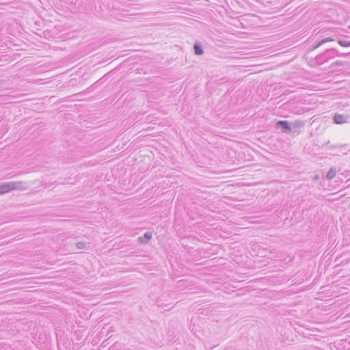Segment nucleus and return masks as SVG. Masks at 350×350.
I'll return each mask as SVG.
<instances>
[{"label":"nucleus","instance_id":"f257e3e1","mask_svg":"<svg viewBox=\"0 0 350 350\" xmlns=\"http://www.w3.org/2000/svg\"><path fill=\"white\" fill-rule=\"evenodd\" d=\"M23 182H8L0 185V195L6 193L14 189H22Z\"/></svg>","mask_w":350,"mask_h":350},{"label":"nucleus","instance_id":"f03ea898","mask_svg":"<svg viewBox=\"0 0 350 350\" xmlns=\"http://www.w3.org/2000/svg\"><path fill=\"white\" fill-rule=\"evenodd\" d=\"M336 55H338V51L334 49H329L326 50L323 53L319 55L316 59L317 61L322 60L326 62Z\"/></svg>","mask_w":350,"mask_h":350},{"label":"nucleus","instance_id":"7ed1b4c3","mask_svg":"<svg viewBox=\"0 0 350 350\" xmlns=\"http://www.w3.org/2000/svg\"><path fill=\"white\" fill-rule=\"evenodd\" d=\"M276 126L286 134H289L292 131V126L287 120H280L276 123Z\"/></svg>","mask_w":350,"mask_h":350},{"label":"nucleus","instance_id":"20e7f679","mask_svg":"<svg viewBox=\"0 0 350 350\" xmlns=\"http://www.w3.org/2000/svg\"><path fill=\"white\" fill-rule=\"evenodd\" d=\"M349 117L342 114L336 113L333 117V121L335 124H342L348 122Z\"/></svg>","mask_w":350,"mask_h":350},{"label":"nucleus","instance_id":"39448f33","mask_svg":"<svg viewBox=\"0 0 350 350\" xmlns=\"http://www.w3.org/2000/svg\"><path fill=\"white\" fill-rule=\"evenodd\" d=\"M152 235L150 232H146L144 233L143 237H139L138 240L141 243H146L151 238Z\"/></svg>","mask_w":350,"mask_h":350},{"label":"nucleus","instance_id":"423d86ee","mask_svg":"<svg viewBox=\"0 0 350 350\" xmlns=\"http://www.w3.org/2000/svg\"><path fill=\"white\" fill-rule=\"evenodd\" d=\"M193 49H194L195 54L197 55H201L204 53V50L202 49V46L198 42H196L194 44Z\"/></svg>","mask_w":350,"mask_h":350},{"label":"nucleus","instance_id":"0eeeda50","mask_svg":"<svg viewBox=\"0 0 350 350\" xmlns=\"http://www.w3.org/2000/svg\"><path fill=\"white\" fill-rule=\"evenodd\" d=\"M337 173V170L334 167H332L329 169L328 172L327 173L326 178L328 180H332L334 178Z\"/></svg>","mask_w":350,"mask_h":350},{"label":"nucleus","instance_id":"6e6552de","mask_svg":"<svg viewBox=\"0 0 350 350\" xmlns=\"http://www.w3.org/2000/svg\"><path fill=\"white\" fill-rule=\"evenodd\" d=\"M338 43L342 46H345V47L350 46V41L338 40Z\"/></svg>","mask_w":350,"mask_h":350},{"label":"nucleus","instance_id":"1a4fd4ad","mask_svg":"<svg viewBox=\"0 0 350 350\" xmlns=\"http://www.w3.org/2000/svg\"><path fill=\"white\" fill-rule=\"evenodd\" d=\"M78 249H85L86 247V243L85 242H77L76 244Z\"/></svg>","mask_w":350,"mask_h":350},{"label":"nucleus","instance_id":"9d476101","mask_svg":"<svg viewBox=\"0 0 350 350\" xmlns=\"http://www.w3.org/2000/svg\"><path fill=\"white\" fill-rule=\"evenodd\" d=\"M293 126L295 128H301L304 126V123L300 120H296L293 123Z\"/></svg>","mask_w":350,"mask_h":350},{"label":"nucleus","instance_id":"9b49d317","mask_svg":"<svg viewBox=\"0 0 350 350\" xmlns=\"http://www.w3.org/2000/svg\"><path fill=\"white\" fill-rule=\"evenodd\" d=\"M343 65V62L341 60H337L332 63V66H341Z\"/></svg>","mask_w":350,"mask_h":350},{"label":"nucleus","instance_id":"f8f14e48","mask_svg":"<svg viewBox=\"0 0 350 350\" xmlns=\"http://www.w3.org/2000/svg\"><path fill=\"white\" fill-rule=\"evenodd\" d=\"M324 44V41H319L316 44H314L312 47L313 49H316L317 48H319L320 46L323 45Z\"/></svg>","mask_w":350,"mask_h":350},{"label":"nucleus","instance_id":"ddd939ff","mask_svg":"<svg viewBox=\"0 0 350 350\" xmlns=\"http://www.w3.org/2000/svg\"><path fill=\"white\" fill-rule=\"evenodd\" d=\"M322 41H324V44L327 42H331V41H334L335 40V38H332V37H327V38H325L323 40H321Z\"/></svg>","mask_w":350,"mask_h":350},{"label":"nucleus","instance_id":"4468645a","mask_svg":"<svg viewBox=\"0 0 350 350\" xmlns=\"http://www.w3.org/2000/svg\"><path fill=\"white\" fill-rule=\"evenodd\" d=\"M339 147H340V146H338V145H335V146L331 145L329 148H339Z\"/></svg>","mask_w":350,"mask_h":350}]
</instances>
